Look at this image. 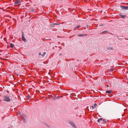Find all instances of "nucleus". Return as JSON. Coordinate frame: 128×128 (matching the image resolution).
<instances>
[{
    "mask_svg": "<svg viewBox=\"0 0 128 128\" xmlns=\"http://www.w3.org/2000/svg\"><path fill=\"white\" fill-rule=\"evenodd\" d=\"M102 122H104V123H106L107 122L106 120H105V119H103L102 120Z\"/></svg>",
    "mask_w": 128,
    "mask_h": 128,
    "instance_id": "obj_16",
    "label": "nucleus"
},
{
    "mask_svg": "<svg viewBox=\"0 0 128 128\" xmlns=\"http://www.w3.org/2000/svg\"><path fill=\"white\" fill-rule=\"evenodd\" d=\"M87 35V34H80L78 35V36H79L82 37L86 36Z\"/></svg>",
    "mask_w": 128,
    "mask_h": 128,
    "instance_id": "obj_8",
    "label": "nucleus"
},
{
    "mask_svg": "<svg viewBox=\"0 0 128 128\" xmlns=\"http://www.w3.org/2000/svg\"><path fill=\"white\" fill-rule=\"evenodd\" d=\"M38 55H41V52H40L39 53H38Z\"/></svg>",
    "mask_w": 128,
    "mask_h": 128,
    "instance_id": "obj_25",
    "label": "nucleus"
},
{
    "mask_svg": "<svg viewBox=\"0 0 128 128\" xmlns=\"http://www.w3.org/2000/svg\"><path fill=\"white\" fill-rule=\"evenodd\" d=\"M119 15L120 16V17L122 18H124L126 17V15H123L121 13H120L119 14Z\"/></svg>",
    "mask_w": 128,
    "mask_h": 128,
    "instance_id": "obj_6",
    "label": "nucleus"
},
{
    "mask_svg": "<svg viewBox=\"0 0 128 128\" xmlns=\"http://www.w3.org/2000/svg\"><path fill=\"white\" fill-rule=\"evenodd\" d=\"M81 26L80 25H78L76 27V28H79Z\"/></svg>",
    "mask_w": 128,
    "mask_h": 128,
    "instance_id": "obj_21",
    "label": "nucleus"
},
{
    "mask_svg": "<svg viewBox=\"0 0 128 128\" xmlns=\"http://www.w3.org/2000/svg\"><path fill=\"white\" fill-rule=\"evenodd\" d=\"M50 98L49 97H48V98H47V99H49Z\"/></svg>",
    "mask_w": 128,
    "mask_h": 128,
    "instance_id": "obj_29",
    "label": "nucleus"
},
{
    "mask_svg": "<svg viewBox=\"0 0 128 128\" xmlns=\"http://www.w3.org/2000/svg\"><path fill=\"white\" fill-rule=\"evenodd\" d=\"M112 92L111 90H107L106 91V93L109 94H110Z\"/></svg>",
    "mask_w": 128,
    "mask_h": 128,
    "instance_id": "obj_13",
    "label": "nucleus"
},
{
    "mask_svg": "<svg viewBox=\"0 0 128 128\" xmlns=\"http://www.w3.org/2000/svg\"><path fill=\"white\" fill-rule=\"evenodd\" d=\"M108 50H113L112 48H108Z\"/></svg>",
    "mask_w": 128,
    "mask_h": 128,
    "instance_id": "obj_19",
    "label": "nucleus"
},
{
    "mask_svg": "<svg viewBox=\"0 0 128 128\" xmlns=\"http://www.w3.org/2000/svg\"><path fill=\"white\" fill-rule=\"evenodd\" d=\"M22 120L24 122H25V120H26V116L24 115H22Z\"/></svg>",
    "mask_w": 128,
    "mask_h": 128,
    "instance_id": "obj_7",
    "label": "nucleus"
},
{
    "mask_svg": "<svg viewBox=\"0 0 128 128\" xmlns=\"http://www.w3.org/2000/svg\"><path fill=\"white\" fill-rule=\"evenodd\" d=\"M32 11L33 12H36V10L34 8L32 9Z\"/></svg>",
    "mask_w": 128,
    "mask_h": 128,
    "instance_id": "obj_20",
    "label": "nucleus"
},
{
    "mask_svg": "<svg viewBox=\"0 0 128 128\" xmlns=\"http://www.w3.org/2000/svg\"><path fill=\"white\" fill-rule=\"evenodd\" d=\"M114 69L113 68H110V70L111 71H112L114 70Z\"/></svg>",
    "mask_w": 128,
    "mask_h": 128,
    "instance_id": "obj_24",
    "label": "nucleus"
},
{
    "mask_svg": "<svg viewBox=\"0 0 128 128\" xmlns=\"http://www.w3.org/2000/svg\"><path fill=\"white\" fill-rule=\"evenodd\" d=\"M0 52H2V51L1 50H0Z\"/></svg>",
    "mask_w": 128,
    "mask_h": 128,
    "instance_id": "obj_33",
    "label": "nucleus"
},
{
    "mask_svg": "<svg viewBox=\"0 0 128 128\" xmlns=\"http://www.w3.org/2000/svg\"><path fill=\"white\" fill-rule=\"evenodd\" d=\"M71 90H69V92H71L70 91H71Z\"/></svg>",
    "mask_w": 128,
    "mask_h": 128,
    "instance_id": "obj_27",
    "label": "nucleus"
},
{
    "mask_svg": "<svg viewBox=\"0 0 128 128\" xmlns=\"http://www.w3.org/2000/svg\"><path fill=\"white\" fill-rule=\"evenodd\" d=\"M59 24H57V23H54V24H53V25L54 26V25H58Z\"/></svg>",
    "mask_w": 128,
    "mask_h": 128,
    "instance_id": "obj_22",
    "label": "nucleus"
},
{
    "mask_svg": "<svg viewBox=\"0 0 128 128\" xmlns=\"http://www.w3.org/2000/svg\"><path fill=\"white\" fill-rule=\"evenodd\" d=\"M21 2V1L20 0H18L15 2L14 4H15L16 5L19 4Z\"/></svg>",
    "mask_w": 128,
    "mask_h": 128,
    "instance_id": "obj_5",
    "label": "nucleus"
},
{
    "mask_svg": "<svg viewBox=\"0 0 128 128\" xmlns=\"http://www.w3.org/2000/svg\"><path fill=\"white\" fill-rule=\"evenodd\" d=\"M44 125L48 128H50V126L48 124L46 123H44Z\"/></svg>",
    "mask_w": 128,
    "mask_h": 128,
    "instance_id": "obj_12",
    "label": "nucleus"
},
{
    "mask_svg": "<svg viewBox=\"0 0 128 128\" xmlns=\"http://www.w3.org/2000/svg\"><path fill=\"white\" fill-rule=\"evenodd\" d=\"M10 46L11 48H13L14 47V45L12 43H10Z\"/></svg>",
    "mask_w": 128,
    "mask_h": 128,
    "instance_id": "obj_14",
    "label": "nucleus"
},
{
    "mask_svg": "<svg viewBox=\"0 0 128 128\" xmlns=\"http://www.w3.org/2000/svg\"><path fill=\"white\" fill-rule=\"evenodd\" d=\"M4 101H6L8 102H10L11 100L9 98V96H4Z\"/></svg>",
    "mask_w": 128,
    "mask_h": 128,
    "instance_id": "obj_1",
    "label": "nucleus"
},
{
    "mask_svg": "<svg viewBox=\"0 0 128 128\" xmlns=\"http://www.w3.org/2000/svg\"><path fill=\"white\" fill-rule=\"evenodd\" d=\"M24 32H22V40L24 41V42H26L27 41V40L25 38L24 35Z\"/></svg>",
    "mask_w": 128,
    "mask_h": 128,
    "instance_id": "obj_4",
    "label": "nucleus"
},
{
    "mask_svg": "<svg viewBox=\"0 0 128 128\" xmlns=\"http://www.w3.org/2000/svg\"><path fill=\"white\" fill-rule=\"evenodd\" d=\"M75 28V29H74V30H76V29L77 28H76H76Z\"/></svg>",
    "mask_w": 128,
    "mask_h": 128,
    "instance_id": "obj_26",
    "label": "nucleus"
},
{
    "mask_svg": "<svg viewBox=\"0 0 128 128\" xmlns=\"http://www.w3.org/2000/svg\"><path fill=\"white\" fill-rule=\"evenodd\" d=\"M46 54V52H44L43 54L41 55V56H43Z\"/></svg>",
    "mask_w": 128,
    "mask_h": 128,
    "instance_id": "obj_18",
    "label": "nucleus"
},
{
    "mask_svg": "<svg viewBox=\"0 0 128 128\" xmlns=\"http://www.w3.org/2000/svg\"><path fill=\"white\" fill-rule=\"evenodd\" d=\"M102 120H103V119L102 118H100V119L98 120L97 122H100V121L102 122Z\"/></svg>",
    "mask_w": 128,
    "mask_h": 128,
    "instance_id": "obj_9",
    "label": "nucleus"
},
{
    "mask_svg": "<svg viewBox=\"0 0 128 128\" xmlns=\"http://www.w3.org/2000/svg\"><path fill=\"white\" fill-rule=\"evenodd\" d=\"M126 4H127L128 5V3H127Z\"/></svg>",
    "mask_w": 128,
    "mask_h": 128,
    "instance_id": "obj_32",
    "label": "nucleus"
},
{
    "mask_svg": "<svg viewBox=\"0 0 128 128\" xmlns=\"http://www.w3.org/2000/svg\"><path fill=\"white\" fill-rule=\"evenodd\" d=\"M56 97H57L56 96H54L53 97L54 98L53 99L54 100H55L56 99Z\"/></svg>",
    "mask_w": 128,
    "mask_h": 128,
    "instance_id": "obj_23",
    "label": "nucleus"
},
{
    "mask_svg": "<svg viewBox=\"0 0 128 128\" xmlns=\"http://www.w3.org/2000/svg\"><path fill=\"white\" fill-rule=\"evenodd\" d=\"M68 122L73 128H77V127L76 126L75 123L73 121H69Z\"/></svg>",
    "mask_w": 128,
    "mask_h": 128,
    "instance_id": "obj_2",
    "label": "nucleus"
},
{
    "mask_svg": "<svg viewBox=\"0 0 128 128\" xmlns=\"http://www.w3.org/2000/svg\"><path fill=\"white\" fill-rule=\"evenodd\" d=\"M97 106V104H94L93 106H92V108L94 109Z\"/></svg>",
    "mask_w": 128,
    "mask_h": 128,
    "instance_id": "obj_11",
    "label": "nucleus"
},
{
    "mask_svg": "<svg viewBox=\"0 0 128 128\" xmlns=\"http://www.w3.org/2000/svg\"><path fill=\"white\" fill-rule=\"evenodd\" d=\"M27 98H28V99H30L32 98V97L29 94H28V96L26 97Z\"/></svg>",
    "mask_w": 128,
    "mask_h": 128,
    "instance_id": "obj_10",
    "label": "nucleus"
},
{
    "mask_svg": "<svg viewBox=\"0 0 128 128\" xmlns=\"http://www.w3.org/2000/svg\"><path fill=\"white\" fill-rule=\"evenodd\" d=\"M70 95L74 96H76V95L74 93H72L70 94Z\"/></svg>",
    "mask_w": 128,
    "mask_h": 128,
    "instance_id": "obj_15",
    "label": "nucleus"
},
{
    "mask_svg": "<svg viewBox=\"0 0 128 128\" xmlns=\"http://www.w3.org/2000/svg\"><path fill=\"white\" fill-rule=\"evenodd\" d=\"M120 6L121 8L123 10H128V6H125L120 5Z\"/></svg>",
    "mask_w": 128,
    "mask_h": 128,
    "instance_id": "obj_3",
    "label": "nucleus"
},
{
    "mask_svg": "<svg viewBox=\"0 0 128 128\" xmlns=\"http://www.w3.org/2000/svg\"><path fill=\"white\" fill-rule=\"evenodd\" d=\"M107 87H108L109 86L108 85H107Z\"/></svg>",
    "mask_w": 128,
    "mask_h": 128,
    "instance_id": "obj_28",
    "label": "nucleus"
},
{
    "mask_svg": "<svg viewBox=\"0 0 128 128\" xmlns=\"http://www.w3.org/2000/svg\"><path fill=\"white\" fill-rule=\"evenodd\" d=\"M62 54H60V55H62Z\"/></svg>",
    "mask_w": 128,
    "mask_h": 128,
    "instance_id": "obj_30",
    "label": "nucleus"
},
{
    "mask_svg": "<svg viewBox=\"0 0 128 128\" xmlns=\"http://www.w3.org/2000/svg\"><path fill=\"white\" fill-rule=\"evenodd\" d=\"M107 32H108V31L107 30H106L102 32L101 33V34H103L104 33Z\"/></svg>",
    "mask_w": 128,
    "mask_h": 128,
    "instance_id": "obj_17",
    "label": "nucleus"
},
{
    "mask_svg": "<svg viewBox=\"0 0 128 128\" xmlns=\"http://www.w3.org/2000/svg\"><path fill=\"white\" fill-rule=\"evenodd\" d=\"M88 107H87V108H88Z\"/></svg>",
    "mask_w": 128,
    "mask_h": 128,
    "instance_id": "obj_31",
    "label": "nucleus"
}]
</instances>
